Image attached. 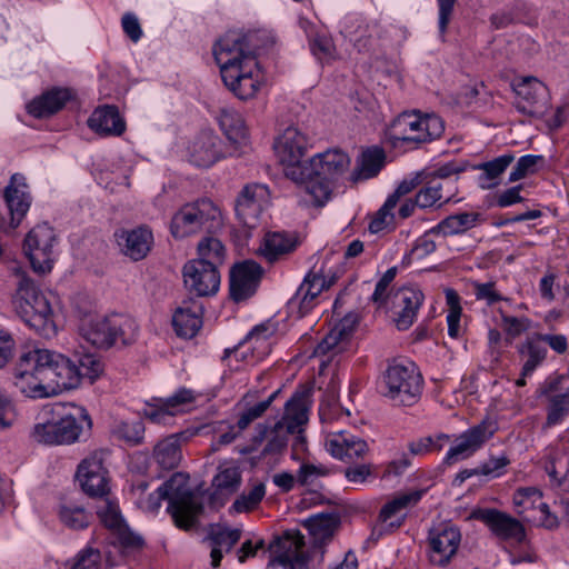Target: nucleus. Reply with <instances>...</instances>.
<instances>
[{
	"instance_id": "bf43d9fd",
	"label": "nucleus",
	"mask_w": 569,
	"mask_h": 569,
	"mask_svg": "<svg viewBox=\"0 0 569 569\" xmlns=\"http://www.w3.org/2000/svg\"><path fill=\"white\" fill-rule=\"evenodd\" d=\"M266 495V486L258 482L248 492L240 495L232 503V509L240 512H249L257 508Z\"/></svg>"
},
{
	"instance_id": "49530a36",
	"label": "nucleus",
	"mask_w": 569,
	"mask_h": 569,
	"mask_svg": "<svg viewBox=\"0 0 569 569\" xmlns=\"http://www.w3.org/2000/svg\"><path fill=\"white\" fill-rule=\"evenodd\" d=\"M218 121L226 137L233 143H242L247 138V129L242 116L232 108H222Z\"/></svg>"
},
{
	"instance_id": "052dcab7",
	"label": "nucleus",
	"mask_w": 569,
	"mask_h": 569,
	"mask_svg": "<svg viewBox=\"0 0 569 569\" xmlns=\"http://www.w3.org/2000/svg\"><path fill=\"white\" fill-rule=\"evenodd\" d=\"M543 163L542 156L526 154L518 159L516 166L509 173V182H516L525 177L538 171L539 166Z\"/></svg>"
},
{
	"instance_id": "79ce46f5",
	"label": "nucleus",
	"mask_w": 569,
	"mask_h": 569,
	"mask_svg": "<svg viewBox=\"0 0 569 569\" xmlns=\"http://www.w3.org/2000/svg\"><path fill=\"white\" fill-rule=\"evenodd\" d=\"M515 156L512 153H505L490 161L480 163L478 169L481 173L478 177V184L483 190H490L499 186L500 176L513 162Z\"/></svg>"
},
{
	"instance_id": "c9c22d12",
	"label": "nucleus",
	"mask_w": 569,
	"mask_h": 569,
	"mask_svg": "<svg viewBox=\"0 0 569 569\" xmlns=\"http://www.w3.org/2000/svg\"><path fill=\"white\" fill-rule=\"evenodd\" d=\"M241 531L239 529H229L221 526H212L207 540L211 548V566L218 567L224 552H229L239 541Z\"/></svg>"
},
{
	"instance_id": "4468645a",
	"label": "nucleus",
	"mask_w": 569,
	"mask_h": 569,
	"mask_svg": "<svg viewBox=\"0 0 569 569\" xmlns=\"http://www.w3.org/2000/svg\"><path fill=\"white\" fill-rule=\"evenodd\" d=\"M107 455L104 450H96L78 466L77 479L90 497H103L109 491L108 471L103 466Z\"/></svg>"
},
{
	"instance_id": "09e8293b",
	"label": "nucleus",
	"mask_w": 569,
	"mask_h": 569,
	"mask_svg": "<svg viewBox=\"0 0 569 569\" xmlns=\"http://www.w3.org/2000/svg\"><path fill=\"white\" fill-rule=\"evenodd\" d=\"M111 433L128 446H138L144 438V425L140 419L120 420L113 423Z\"/></svg>"
},
{
	"instance_id": "de8ad7c7",
	"label": "nucleus",
	"mask_w": 569,
	"mask_h": 569,
	"mask_svg": "<svg viewBox=\"0 0 569 569\" xmlns=\"http://www.w3.org/2000/svg\"><path fill=\"white\" fill-rule=\"evenodd\" d=\"M68 363L77 376L76 383L69 386L68 390L77 388L81 379H89L90 382H93L103 370V365L100 359L91 353L79 356L77 360L68 358Z\"/></svg>"
},
{
	"instance_id": "4d7b16f0",
	"label": "nucleus",
	"mask_w": 569,
	"mask_h": 569,
	"mask_svg": "<svg viewBox=\"0 0 569 569\" xmlns=\"http://www.w3.org/2000/svg\"><path fill=\"white\" fill-rule=\"evenodd\" d=\"M281 163L284 166V176L296 183H307L316 177L312 158L309 161H302V157H297L296 161H281Z\"/></svg>"
},
{
	"instance_id": "7c9ffc66",
	"label": "nucleus",
	"mask_w": 569,
	"mask_h": 569,
	"mask_svg": "<svg viewBox=\"0 0 569 569\" xmlns=\"http://www.w3.org/2000/svg\"><path fill=\"white\" fill-rule=\"evenodd\" d=\"M203 309L197 300H186L173 313L172 325L179 337L192 338L202 327Z\"/></svg>"
},
{
	"instance_id": "2eb2a0df",
	"label": "nucleus",
	"mask_w": 569,
	"mask_h": 569,
	"mask_svg": "<svg viewBox=\"0 0 569 569\" xmlns=\"http://www.w3.org/2000/svg\"><path fill=\"white\" fill-rule=\"evenodd\" d=\"M498 430L493 419H483L479 425L465 431L448 450L445 462L452 465L473 455Z\"/></svg>"
},
{
	"instance_id": "774afa93",
	"label": "nucleus",
	"mask_w": 569,
	"mask_h": 569,
	"mask_svg": "<svg viewBox=\"0 0 569 569\" xmlns=\"http://www.w3.org/2000/svg\"><path fill=\"white\" fill-rule=\"evenodd\" d=\"M70 569H101L100 551L93 548L79 551Z\"/></svg>"
},
{
	"instance_id": "4c0bfd02",
	"label": "nucleus",
	"mask_w": 569,
	"mask_h": 569,
	"mask_svg": "<svg viewBox=\"0 0 569 569\" xmlns=\"http://www.w3.org/2000/svg\"><path fill=\"white\" fill-rule=\"evenodd\" d=\"M356 327L353 317H345L317 345L313 355L325 356L331 351L340 352L342 345L349 339Z\"/></svg>"
},
{
	"instance_id": "e433bc0d",
	"label": "nucleus",
	"mask_w": 569,
	"mask_h": 569,
	"mask_svg": "<svg viewBox=\"0 0 569 569\" xmlns=\"http://www.w3.org/2000/svg\"><path fill=\"white\" fill-rule=\"evenodd\" d=\"M184 432L171 435L160 440L153 448V458L158 466L171 470L179 466L182 459L181 439L187 440Z\"/></svg>"
},
{
	"instance_id": "bb28decb",
	"label": "nucleus",
	"mask_w": 569,
	"mask_h": 569,
	"mask_svg": "<svg viewBox=\"0 0 569 569\" xmlns=\"http://www.w3.org/2000/svg\"><path fill=\"white\" fill-rule=\"evenodd\" d=\"M457 191L456 181H440L426 177L422 187L416 193V204L420 209L441 208L451 201Z\"/></svg>"
},
{
	"instance_id": "4be33fe9",
	"label": "nucleus",
	"mask_w": 569,
	"mask_h": 569,
	"mask_svg": "<svg viewBox=\"0 0 569 569\" xmlns=\"http://www.w3.org/2000/svg\"><path fill=\"white\" fill-rule=\"evenodd\" d=\"M196 398L192 390L181 388L171 397L156 400V403H148L143 413L151 422L167 425L180 412L181 406L193 402Z\"/></svg>"
},
{
	"instance_id": "e2e57ef3",
	"label": "nucleus",
	"mask_w": 569,
	"mask_h": 569,
	"mask_svg": "<svg viewBox=\"0 0 569 569\" xmlns=\"http://www.w3.org/2000/svg\"><path fill=\"white\" fill-rule=\"evenodd\" d=\"M335 184V182L315 177L307 182L306 190L311 197L312 203L316 207H322L330 199Z\"/></svg>"
},
{
	"instance_id": "338daca9",
	"label": "nucleus",
	"mask_w": 569,
	"mask_h": 569,
	"mask_svg": "<svg viewBox=\"0 0 569 569\" xmlns=\"http://www.w3.org/2000/svg\"><path fill=\"white\" fill-rule=\"evenodd\" d=\"M312 53L321 61L329 63L337 58V51L332 39L317 36L311 42Z\"/></svg>"
},
{
	"instance_id": "a878e982",
	"label": "nucleus",
	"mask_w": 569,
	"mask_h": 569,
	"mask_svg": "<svg viewBox=\"0 0 569 569\" xmlns=\"http://www.w3.org/2000/svg\"><path fill=\"white\" fill-rule=\"evenodd\" d=\"M27 188L26 178L20 173H14L4 189L3 197L11 216L12 228H17L29 211L31 197Z\"/></svg>"
},
{
	"instance_id": "7ed1b4c3",
	"label": "nucleus",
	"mask_w": 569,
	"mask_h": 569,
	"mask_svg": "<svg viewBox=\"0 0 569 569\" xmlns=\"http://www.w3.org/2000/svg\"><path fill=\"white\" fill-rule=\"evenodd\" d=\"M78 331L92 347L109 349L117 343H132L138 335V325L131 317L122 313H87L80 318Z\"/></svg>"
},
{
	"instance_id": "a211bd4d",
	"label": "nucleus",
	"mask_w": 569,
	"mask_h": 569,
	"mask_svg": "<svg viewBox=\"0 0 569 569\" xmlns=\"http://www.w3.org/2000/svg\"><path fill=\"white\" fill-rule=\"evenodd\" d=\"M262 268L252 260L236 264L230 272V297L239 302L250 298L257 290Z\"/></svg>"
},
{
	"instance_id": "ddd939ff",
	"label": "nucleus",
	"mask_w": 569,
	"mask_h": 569,
	"mask_svg": "<svg viewBox=\"0 0 569 569\" xmlns=\"http://www.w3.org/2000/svg\"><path fill=\"white\" fill-rule=\"evenodd\" d=\"M518 97L516 108L530 117H542L549 108V90L538 78L522 77L513 83Z\"/></svg>"
},
{
	"instance_id": "5701e85b",
	"label": "nucleus",
	"mask_w": 569,
	"mask_h": 569,
	"mask_svg": "<svg viewBox=\"0 0 569 569\" xmlns=\"http://www.w3.org/2000/svg\"><path fill=\"white\" fill-rule=\"evenodd\" d=\"M299 246V238L295 232L269 231L263 236L258 254L269 263L286 259Z\"/></svg>"
},
{
	"instance_id": "c85d7f7f",
	"label": "nucleus",
	"mask_w": 569,
	"mask_h": 569,
	"mask_svg": "<svg viewBox=\"0 0 569 569\" xmlns=\"http://www.w3.org/2000/svg\"><path fill=\"white\" fill-rule=\"evenodd\" d=\"M222 142L212 131H202L189 147L190 162L200 168H208L223 157Z\"/></svg>"
},
{
	"instance_id": "6e6552de",
	"label": "nucleus",
	"mask_w": 569,
	"mask_h": 569,
	"mask_svg": "<svg viewBox=\"0 0 569 569\" xmlns=\"http://www.w3.org/2000/svg\"><path fill=\"white\" fill-rule=\"evenodd\" d=\"M382 393L395 405L411 406L420 397L422 377L413 362L390 365L383 376Z\"/></svg>"
},
{
	"instance_id": "5fc2aeb1",
	"label": "nucleus",
	"mask_w": 569,
	"mask_h": 569,
	"mask_svg": "<svg viewBox=\"0 0 569 569\" xmlns=\"http://www.w3.org/2000/svg\"><path fill=\"white\" fill-rule=\"evenodd\" d=\"M569 415V388L565 392L550 396L547 406L545 428L559 425Z\"/></svg>"
},
{
	"instance_id": "13d9d810",
	"label": "nucleus",
	"mask_w": 569,
	"mask_h": 569,
	"mask_svg": "<svg viewBox=\"0 0 569 569\" xmlns=\"http://www.w3.org/2000/svg\"><path fill=\"white\" fill-rule=\"evenodd\" d=\"M543 468L551 480L560 481L569 471L568 455L563 450H551L545 458Z\"/></svg>"
},
{
	"instance_id": "72a5a7b5",
	"label": "nucleus",
	"mask_w": 569,
	"mask_h": 569,
	"mask_svg": "<svg viewBox=\"0 0 569 569\" xmlns=\"http://www.w3.org/2000/svg\"><path fill=\"white\" fill-rule=\"evenodd\" d=\"M310 390L296 392L286 403L284 415L280 421L287 431L300 433L308 421V398Z\"/></svg>"
},
{
	"instance_id": "393cba45",
	"label": "nucleus",
	"mask_w": 569,
	"mask_h": 569,
	"mask_svg": "<svg viewBox=\"0 0 569 569\" xmlns=\"http://www.w3.org/2000/svg\"><path fill=\"white\" fill-rule=\"evenodd\" d=\"M489 529L503 540L521 542L525 539V528L516 518L497 509H483L476 515Z\"/></svg>"
},
{
	"instance_id": "412c9836",
	"label": "nucleus",
	"mask_w": 569,
	"mask_h": 569,
	"mask_svg": "<svg viewBox=\"0 0 569 569\" xmlns=\"http://www.w3.org/2000/svg\"><path fill=\"white\" fill-rule=\"evenodd\" d=\"M328 452L340 460L353 461L363 458L368 450V443L347 431L328 432L326 437Z\"/></svg>"
},
{
	"instance_id": "f8f14e48",
	"label": "nucleus",
	"mask_w": 569,
	"mask_h": 569,
	"mask_svg": "<svg viewBox=\"0 0 569 569\" xmlns=\"http://www.w3.org/2000/svg\"><path fill=\"white\" fill-rule=\"evenodd\" d=\"M270 203V190L262 183H248L236 199V216L244 227L254 229Z\"/></svg>"
},
{
	"instance_id": "0e129e2a",
	"label": "nucleus",
	"mask_w": 569,
	"mask_h": 569,
	"mask_svg": "<svg viewBox=\"0 0 569 569\" xmlns=\"http://www.w3.org/2000/svg\"><path fill=\"white\" fill-rule=\"evenodd\" d=\"M31 436L39 443L60 445L56 419L34 425Z\"/></svg>"
},
{
	"instance_id": "37998d69",
	"label": "nucleus",
	"mask_w": 569,
	"mask_h": 569,
	"mask_svg": "<svg viewBox=\"0 0 569 569\" xmlns=\"http://www.w3.org/2000/svg\"><path fill=\"white\" fill-rule=\"evenodd\" d=\"M520 356L526 358L522 366V376H530L547 358V348L539 333H533L518 347Z\"/></svg>"
},
{
	"instance_id": "603ef678",
	"label": "nucleus",
	"mask_w": 569,
	"mask_h": 569,
	"mask_svg": "<svg viewBox=\"0 0 569 569\" xmlns=\"http://www.w3.org/2000/svg\"><path fill=\"white\" fill-rule=\"evenodd\" d=\"M345 33L355 42V46L358 47L359 50H366L370 44V39L379 34V26L377 23H365L363 21L355 19V21L346 23Z\"/></svg>"
},
{
	"instance_id": "ea45409f",
	"label": "nucleus",
	"mask_w": 569,
	"mask_h": 569,
	"mask_svg": "<svg viewBox=\"0 0 569 569\" xmlns=\"http://www.w3.org/2000/svg\"><path fill=\"white\" fill-rule=\"evenodd\" d=\"M480 219L478 212H459L441 220L437 226L429 230V233L440 234L442 237L465 233L475 228Z\"/></svg>"
},
{
	"instance_id": "f03ea898",
	"label": "nucleus",
	"mask_w": 569,
	"mask_h": 569,
	"mask_svg": "<svg viewBox=\"0 0 569 569\" xmlns=\"http://www.w3.org/2000/svg\"><path fill=\"white\" fill-rule=\"evenodd\" d=\"M76 373L61 353L34 348L23 352L13 369V385L31 399L54 397L76 383Z\"/></svg>"
},
{
	"instance_id": "f704fd0d",
	"label": "nucleus",
	"mask_w": 569,
	"mask_h": 569,
	"mask_svg": "<svg viewBox=\"0 0 569 569\" xmlns=\"http://www.w3.org/2000/svg\"><path fill=\"white\" fill-rule=\"evenodd\" d=\"M70 98L68 89L53 88L30 101L27 110L34 118H47L61 110Z\"/></svg>"
},
{
	"instance_id": "9b49d317",
	"label": "nucleus",
	"mask_w": 569,
	"mask_h": 569,
	"mask_svg": "<svg viewBox=\"0 0 569 569\" xmlns=\"http://www.w3.org/2000/svg\"><path fill=\"white\" fill-rule=\"evenodd\" d=\"M461 542V533L451 522H440L428 531V559L438 567H446L456 556Z\"/></svg>"
},
{
	"instance_id": "c756f323",
	"label": "nucleus",
	"mask_w": 569,
	"mask_h": 569,
	"mask_svg": "<svg viewBox=\"0 0 569 569\" xmlns=\"http://www.w3.org/2000/svg\"><path fill=\"white\" fill-rule=\"evenodd\" d=\"M316 177L337 183L350 167L349 156L340 149H329L312 157Z\"/></svg>"
},
{
	"instance_id": "8fccbe9b",
	"label": "nucleus",
	"mask_w": 569,
	"mask_h": 569,
	"mask_svg": "<svg viewBox=\"0 0 569 569\" xmlns=\"http://www.w3.org/2000/svg\"><path fill=\"white\" fill-rule=\"evenodd\" d=\"M273 329L268 325L256 326L246 337V343L250 345L252 349V358L254 360H261L271 350L270 339L273 336Z\"/></svg>"
},
{
	"instance_id": "9d476101",
	"label": "nucleus",
	"mask_w": 569,
	"mask_h": 569,
	"mask_svg": "<svg viewBox=\"0 0 569 569\" xmlns=\"http://www.w3.org/2000/svg\"><path fill=\"white\" fill-rule=\"evenodd\" d=\"M56 241L54 230L47 223L36 226L27 234L23 249L36 272L51 271Z\"/></svg>"
},
{
	"instance_id": "473e14b6",
	"label": "nucleus",
	"mask_w": 569,
	"mask_h": 569,
	"mask_svg": "<svg viewBox=\"0 0 569 569\" xmlns=\"http://www.w3.org/2000/svg\"><path fill=\"white\" fill-rule=\"evenodd\" d=\"M307 147L306 134L295 126L286 128L274 142V150L280 161H296L297 157H303Z\"/></svg>"
},
{
	"instance_id": "b1692460",
	"label": "nucleus",
	"mask_w": 569,
	"mask_h": 569,
	"mask_svg": "<svg viewBox=\"0 0 569 569\" xmlns=\"http://www.w3.org/2000/svg\"><path fill=\"white\" fill-rule=\"evenodd\" d=\"M114 237L121 252L133 261L144 259L153 244L152 231L144 226L117 231Z\"/></svg>"
},
{
	"instance_id": "39448f33",
	"label": "nucleus",
	"mask_w": 569,
	"mask_h": 569,
	"mask_svg": "<svg viewBox=\"0 0 569 569\" xmlns=\"http://www.w3.org/2000/svg\"><path fill=\"white\" fill-rule=\"evenodd\" d=\"M223 226L220 209L209 199L183 204L171 218L170 232L183 239L200 232L214 233Z\"/></svg>"
},
{
	"instance_id": "f3484780",
	"label": "nucleus",
	"mask_w": 569,
	"mask_h": 569,
	"mask_svg": "<svg viewBox=\"0 0 569 569\" xmlns=\"http://www.w3.org/2000/svg\"><path fill=\"white\" fill-rule=\"evenodd\" d=\"M186 287L199 297L214 295L220 286L219 269L203 261L191 260L183 267Z\"/></svg>"
},
{
	"instance_id": "6ab92c4d",
	"label": "nucleus",
	"mask_w": 569,
	"mask_h": 569,
	"mask_svg": "<svg viewBox=\"0 0 569 569\" xmlns=\"http://www.w3.org/2000/svg\"><path fill=\"white\" fill-rule=\"evenodd\" d=\"M423 302V293L412 287L398 289L391 298L395 322L399 330L409 329Z\"/></svg>"
},
{
	"instance_id": "69168bd1",
	"label": "nucleus",
	"mask_w": 569,
	"mask_h": 569,
	"mask_svg": "<svg viewBox=\"0 0 569 569\" xmlns=\"http://www.w3.org/2000/svg\"><path fill=\"white\" fill-rule=\"evenodd\" d=\"M288 435H293V432L287 431V428L277 422L267 436L268 442L263 453L269 455L282 451L288 443Z\"/></svg>"
},
{
	"instance_id": "20e7f679",
	"label": "nucleus",
	"mask_w": 569,
	"mask_h": 569,
	"mask_svg": "<svg viewBox=\"0 0 569 569\" xmlns=\"http://www.w3.org/2000/svg\"><path fill=\"white\" fill-rule=\"evenodd\" d=\"M19 281L13 297L17 315L36 332L43 337L54 336L57 327L53 310L47 296L24 273L17 272Z\"/></svg>"
},
{
	"instance_id": "58836bf2",
	"label": "nucleus",
	"mask_w": 569,
	"mask_h": 569,
	"mask_svg": "<svg viewBox=\"0 0 569 569\" xmlns=\"http://www.w3.org/2000/svg\"><path fill=\"white\" fill-rule=\"evenodd\" d=\"M58 518L70 530H83L91 525L92 513L77 501L63 500L58 507Z\"/></svg>"
},
{
	"instance_id": "423d86ee",
	"label": "nucleus",
	"mask_w": 569,
	"mask_h": 569,
	"mask_svg": "<svg viewBox=\"0 0 569 569\" xmlns=\"http://www.w3.org/2000/svg\"><path fill=\"white\" fill-rule=\"evenodd\" d=\"M160 488L169 502L168 511L174 525L184 530L194 527L203 511V505L201 498L191 491L189 476L176 472Z\"/></svg>"
},
{
	"instance_id": "a18cd8bd",
	"label": "nucleus",
	"mask_w": 569,
	"mask_h": 569,
	"mask_svg": "<svg viewBox=\"0 0 569 569\" xmlns=\"http://www.w3.org/2000/svg\"><path fill=\"white\" fill-rule=\"evenodd\" d=\"M305 527L313 539L315 545H322L330 540L339 526V518L332 513H319L309 517Z\"/></svg>"
},
{
	"instance_id": "a19ab883",
	"label": "nucleus",
	"mask_w": 569,
	"mask_h": 569,
	"mask_svg": "<svg viewBox=\"0 0 569 569\" xmlns=\"http://www.w3.org/2000/svg\"><path fill=\"white\" fill-rule=\"evenodd\" d=\"M332 284V280L327 281L320 272L311 271L308 273L297 290L295 299L299 301L302 312L312 308L313 300Z\"/></svg>"
},
{
	"instance_id": "864d4df0",
	"label": "nucleus",
	"mask_w": 569,
	"mask_h": 569,
	"mask_svg": "<svg viewBox=\"0 0 569 569\" xmlns=\"http://www.w3.org/2000/svg\"><path fill=\"white\" fill-rule=\"evenodd\" d=\"M513 505L519 515L538 510V508H546V502L542 501V493L536 487L517 489L513 493Z\"/></svg>"
},
{
	"instance_id": "3c124183",
	"label": "nucleus",
	"mask_w": 569,
	"mask_h": 569,
	"mask_svg": "<svg viewBox=\"0 0 569 569\" xmlns=\"http://www.w3.org/2000/svg\"><path fill=\"white\" fill-rule=\"evenodd\" d=\"M197 261L210 263L211 267L218 268L223 264L226 259V248L222 242L214 237L203 238L197 247Z\"/></svg>"
},
{
	"instance_id": "0eeeda50",
	"label": "nucleus",
	"mask_w": 569,
	"mask_h": 569,
	"mask_svg": "<svg viewBox=\"0 0 569 569\" xmlns=\"http://www.w3.org/2000/svg\"><path fill=\"white\" fill-rule=\"evenodd\" d=\"M443 129L442 120L436 114L403 112L392 121L388 136L393 146L399 142L419 144L439 138Z\"/></svg>"
},
{
	"instance_id": "680f3d73",
	"label": "nucleus",
	"mask_w": 569,
	"mask_h": 569,
	"mask_svg": "<svg viewBox=\"0 0 569 569\" xmlns=\"http://www.w3.org/2000/svg\"><path fill=\"white\" fill-rule=\"evenodd\" d=\"M426 179V171H419L406 177L396 188L395 192L386 200V208H395L401 197L410 193Z\"/></svg>"
},
{
	"instance_id": "1a4fd4ad",
	"label": "nucleus",
	"mask_w": 569,
	"mask_h": 569,
	"mask_svg": "<svg viewBox=\"0 0 569 569\" xmlns=\"http://www.w3.org/2000/svg\"><path fill=\"white\" fill-rule=\"evenodd\" d=\"M268 566H281L284 569H308V555L305 550V537L299 530H287L269 545Z\"/></svg>"
},
{
	"instance_id": "aec40b11",
	"label": "nucleus",
	"mask_w": 569,
	"mask_h": 569,
	"mask_svg": "<svg viewBox=\"0 0 569 569\" xmlns=\"http://www.w3.org/2000/svg\"><path fill=\"white\" fill-rule=\"evenodd\" d=\"M97 515L102 525L117 535L120 543L124 547H140L142 538L126 526L119 507L113 501L104 499L97 506Z\"/></svg>"
},
{
	"instance_id": "c03bdc74",
	"label": "nucleus",
	"mask_w": 569,
	"mask_h": 569,
	"mask_svg": "<svg viewBox=\"0 0 569 569\" xmlns=\"http://www.w3.org/2000/svg\"><path fill=\"white\" fill-rule=\"evenodd\" d=\"M385 153L382 149L370 148L365 150L350 174L352 182H359L376 177L383 167Z\"/></svg>"
},
{
	"instance_id": "f257e3e1",
	"label": "nucleus",
	"mask_w": 569,
	"mask_h": 569,
	"mask_svg": "<svg viewBox=\"0 0 569 569\" xmlns=\"http://www.w3.org/2000/svg\"><path fill=\"white\" fill-rule=\"evenodd\" d=\"M212 53L224 86L239 99L253 98L263 84L252 34L228 31L213 44Z\"/></svg>"
},
{
	"instance_id": "6e6d98bb",
	"label": "nucleus",
	"mask_w": 569,
	"mask_h": 569,
	"mask_svg": "<svg viewBox=\"0 0 569 569\" xmlns=\"http://www.w3.org/2000/svg\"><path fill=\"white\" fill-rule=\"evenodd\" d=\"M241 476L237 468L230 467L220 470L212 480V487L214 492L212 499L216 496H229L233 493L240 486Z\"/></svg>"
},
{
	"instance_id": "cd10ccee",
	"label": "nucleus",
	"mask_w": 569,
	"mask_h": 569,
	"mask_svg": "<svg viewBox=\"0 0 569 569\" xmlns=\"http://www.w3.org/2000/svg\"><path fill=\"white\" fill-rule=\"evenodd\" d=\"M421 491H411L395 497L387 502L379 513L380 525L373 529V535L378 537L398 529L405 517H398V513L410 505L417 503L421 498Z\"/></svg>"
},
{
	"instance_id": "dca6fc26",
	"label": "nucleus",
	"mask_w": 569,
	"mask_h": 569,
	"mask_svg": "<svg viewBox=\"0 0 569 569\" xmlns=\"http://www.w3.org/2000/svg\"><path fill=\"white\" fill-rule=\"evenodd\" d=\"M63 407H57L56 420L60 445H71L82 437H88L92 428V420L83 407H73L72 412L61 413Z\"/></svg>"
},
{
	"instance_id": "2f4dec72",
	"label": "nucleus",
	"mask_w": 569,
	"mask_h": 569,
	"mask_svg": "<svg viewBox=\"0 0 569 569\" xmlns=\"http://www.w3.org/2000/svg\"><path fill=\"white\" fill-rule=\"evenodd\" d=\"M88 126L92 131L102 137L121 136L126 130L124 120L114 106L97 108L89 117Z\"/></svg>"
}]
</instances>
